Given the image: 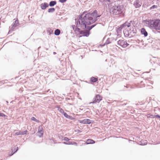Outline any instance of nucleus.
Masks as SVG:
<instances>
[{"label": "nucleus", "instance_id": "nucleus-36", "mask_svg": "<svg viewBox=\"0 0 160 160\" xmlns=\"http://www.w3.org/2000/svg\"><path fill=\"white\" fill-rule=\"evenodd\" d=\"M129 32H128V34H129Z\"/></svg>", "mask_w": 160, "mask_h": 160}, {"label": "nucleus", "instance_id": "nucleus-10", "mask_svg": "<svg viewBox=\"0 0 160 160\" xmlns=\"http://www.w3.org/2000/svg\"><path fill=\"white\" fill-rule=\"evenodd\" d=\"M28 132L27 130H25L24 131H19L18 132L15 133V135L18 136L19 135H24L26 134Z\"/></svg>", "mask_w": 160, "mask_h": 160}, {"label": "nucleus", "instance_id": "nucleus-8", "mask_svg": "<svg viewBox=\"0 0 160 160\" xmlns=\"http://www.w3.org/2000/svg\"><path fill=\"white\" fill-rule=\"evenodd\" d=\"M38 135L40 137H41L43 134V129L42 126H39L38 128Z\"/></svg>", "mask_w": 160, "mask_h": 160}, {"label": "nucleus", "instance_id": "nucleus-35", "mask_svg": "<svg viewBox=\"0 0 160 160\" xmlns=\"http://www.w3.org/2000/svg\"><path fill=\"white\" fill-rule=\"evenodd\" d=\"M53 54H56V53L55 52H53Z\"/></svg>", "mask_w": 160, "mask_h": 160}, {"label": "nucleus", "instance_id": "nucleus-31", "mask_svg": "<svg viewBox=\"0 0 160 160\" xmlns=\"http://www.w3.org/2000/svg\"><path fill=\"white\" fill-rule=\"evenodd\" d=\"M126 30H123V32L124 34H125V33H126Z\"/></svg>", "mask_w": 160, "mask_h": 160}, {"label": "nucleus", "instance_id": "nucleus-5", "mask_svg": "<svg viewBox=\"0 0 160 160\" xmlns=\"http://www.w3.org/2000/svg\"><path fill=\"white\" fill-rule=\"evenodd\" d=\"M102 99V98L99 95H97L94 98L93 102H90V104L91 103H95V102H99Z\"/></svg>", "mask_w": 160, "mask_h": 160}, {"label": "nucleus", "instance_id": "nucleus-34", "mask_svg": "<svg viewBox=\"0 0 160 160\" xmlns=\"http://www.w3.org/2000/svg\"><path fill=\"white\" fill-rule=\"evenodd\" d=\"M74 26H72V28L73 29V30H74Z\"/></svg>", "mask_w": 160, "mask_h": 160}, {"label": "nucleus", "instance_id": "nucleus-11", "mask_svg": "<svg viewBox=\"0 0 160 160\" xmlns=\"http://www.w3.org/2000/svg\"><path fill=\"white\" fill-rule=\"evenodd\" d=\"M48 4L46 2H44V3H42L40 5L41 8L43 10L45 9L46 8L48 7Z\"/></svg>", "mask_w": 160, "mask_h": 160}, {"label": "nucleus", "instance_id": "nucleus-16", "mask_svg": "<svg viewBox=\"0 0 160 160\" xmlns=\"http://www.w3.org/2000/svg\"><path fill=\"white\" fill-rule=\"evenodd\" d=\"M60 33V31L58 29H57L54 32V34L55 35L57 36L59 35Z\"/></svg>", "mask_w": 160, "mask_h": 160}, {"label": "nucleus", "instance_id": "nucleus-19", "mask_svg": "<svg viewBox=\"0 0 160 160\" xmlns=\"http://www.w3.org/2000/svg\"><path fill=\"white\" fill-rule=\"evenodd\" d=\"M18 150V147H15L13 148V149H12V152H13V151H14V152L11 155H10V156L14 154L15 152H16Z\"/></svg>", "mask_w": 160, "mask_h": 160}, {"label": "nucleus", "instance_id": "nucleus-26", "mask_svg": "<svg viewBox=\"0 0 160 160\" xmlns=\"http://www.w3.org/2000/svg\"><path fill=\"white\" fill-rule=\"evenodd\" d=\"M158 6L154 5L150 8V9L151 10V9H154L155 8H158Z\"/></svg>", "mask_w": 160, "mask_h": 160}, {"label": "nucleus", "instance_id": "nucleus-30", "mask_svg": "<svg viewBox=\"0 0 160 160\" xmlns=\"http://www.w3.org/2000/svg\"><path fill=\"white\" fill-rule=\"evenodd\" d=\"M63 143H64V144H68V145H69L68 144V142H63Z\"/></svg>", "mask_w": 160, "mask_h": 160}, {"label": "nucleus", "instance_id": "nucleus-2", "mask_svg": "<svg viewBox=\"0 0 160 160\" xmlns=\"http://www.w3.org/2000/svg\"><path fill=\"white\" fill-rule=\"evenodd\" d=\"M134 21H131L129 22H126L124 24H122L120 27H119L116 29V31L118 36L119 37L121 36V34L122 32V29L124 28L127 29L128 28L131 26V24L133 25Z\"/></svg>", "mask_w": 160, "mask_h": 160}, {"label": "nucleus", "instance_id": "nucleus-9", "mask_svg": "<svg viewBox=\"0 0 160 160\" xmlns=\"http://www.w3.org/2000/svg\"><path fill=\"white\" fill-rule=\"evenodd\" d=\"M79 122L81 123L88 124L91 123V120L90 119H85L83 120H79Z\"/></svg>", "mask_w": 160, "mask_h": 160}, {"label": "nucleus", "instance_id": "nucleus-22", "mask_svg": "<svg viewBox=\"0 0 160 160\" xmlns=\"http://www.w3.org/2000/svg\"><path fill=\"white\" fill-rule=\"evenodd\" d=\"M68 144L73 145H74L77 146V143L75 142H68Z\"/></svg>", "mask_w": 160, "mask_h": 160}, {"label": "nucleus", "instance_id": "nucleus-13", "mask_svg": "<svg viewBox=\"0 0 160 160\" xmlns=\"http://www.w3.org/2000/svg\"><path fill=\"white\" fill-rule=\"evenodd\" d=\"M63 115L66 118L70 119H72L73 118H72L71 116H70L68 115L66 113L64 112L63 113H62Z\"/></svg>", "mask_w": 160, "mask_h": 160}, {"label": "nucleus", "instance_id": "nucleus-20", "mask_svg": "<svg viewBox=\"0 0 160 160\" xmlns=\"http://www.w3.org/2000/svg\"><path fill=\"white\" fill-rule=\"evenodd\" d=\"M157 60H158L159 59L158 58H157L155 57H153L152 58V59H151L150 60V61L151 62V61H153L154 62V63H156L157 62Z\"/></svg>", "mask_w": 160, "mask_h": 160}, {"label": "nucleus", "instance_id": "nucleus-32", "mask_svg": "<svg viewBox=\"0 0 160 160\" xmlns=\"http://www.w3.org/2000/svg\"><path fill=\"white\" fill-rule=\"evenodd\" d=\"M114 63V61H113V60H112V65Z\"/></svg>", "mask_w": 160, "mask_h": 160}, {"label": "nucleus", "instance_id": "nucleus-23", "mask_svg": "<svg viewBox=\"0 0 160 160\" xmlns=\"http://www.w3.org/2000/svg\"><path fill=\"white\" fill-rule=\"evenodd\" d=\"M58 110L62 114L63 113H64V111L63 110L62 108H60L59 107H58Z\"/></svg>", "mask_w": 160, "mask_h": 160}, {"label": "nucleus", "instance_id": "nucleus-17", "mask_svg": "<svg viewBox=\"0 0 160 160\" xmlns=\"http://www.w3.org/2000/svg\"><path fill=\"white\" fill-rule=\"evenodd\" d=\"M147 143L146 141H141L139 142V144L141 145H146Z\"/></svg>", "mask_w": 160, "mask_h": 160}, {"label": "nucleus", "instance_id": "nucleus-1", "mask_svg": "<svg viewBox=\"0 0 160 160\" xmlns=\"http://www.w3.org/2000/svg\"><path fill=\"white\" fill-rule=\"evenodd\" d=\"M84 13L80 16L78 19L76 27L79 30L80 37H88L90 34V31L96 25L94 24L90 26H88L94 22L101 15H98L97 12L94 11L92 13L86 14L82 17Z\"/></svg>", "mask_w": 160, "mask_h": 160}, {"label": "nucleus", "instance_id": "nucleus-12", "mask_svg": "<svg viewBox=\"0 0 160 160\" xmlns=\"http://www.w3.org/2000/svg\"><path fill=\"white\" fill-rule=\"evenodd\" d=\"M141 32L142 34L144 35L145 37H146L148 36V33L146 31L145 28H142L141 29Z\"/></svg>", "mask_w": 160, "mask_h": 160}, {"label": "nucleus", "instance_id": "nucleus-24", "mask_svg": "<svg viewBox=\"0 0 160 160\" xmlns=\"http://www.w3.org/2000/svg\"><path fill=\"white\" fill-rule=\"evenodd\" d=\"M4 117L5 119H7V116L5 115L4 114L2 113H0V117Z\"/></svg>", "mask_w": 160, "mask_h": 160}, {"label": "nucleus", "instance_id": "nucleus-27", "mask_svg": "<svg viewBox=\"0 0 160 160\" xmlns=\"http://www.w3.org/2000/svg\"><path fill=\"white\" fill-rule=\"evenodd\" d=\"M63 140L64 141H68L70 140L68 138H67V137H64Z\"/></svg>", "mask_w": 160, "mask_h": 160}, {"label": "nucleus", "instance_id": "nucleus-21", "mask_svg": "<svg viewBox=\"0 0 160 160\" xmlns=\"http://www.w3.org/2000/svg\"><path fill=\"white\" fill-rule=\"evenodd\" d=\"M55 11V9L54 8H51L48 9L49 12H53Z\"/></svg>", "mask_w": 160, "mask_h": 160}, {"label": "nucleus", "instance_id": "nucleus-3", "mask_svg": "<svg viewBox=\"0 0 160 160\" xmlns=\"http://www.w3.org/2000/svg\"><path fill=\"white\" fill-rule=\"evenodd\" d=\"M150 27L152 29L160 30V20L157 19L150 22L149 24Z\"/></svg>", "mask_w": 160, "mask_h": 160}, {"label": "nucleus", "instance_id": "nucleus-6", "mask_svg": "<svg viewBox=\"0 0 160 160\" xmlns=\"http://www.w3.org/2000/svg\"><path fill=\"white\" fill-rule=\"evenodd\" d=\"M18 23L19 22L18 20H15L14 23L12 25L10 30H9V33H10L11 31L12 32L14 30L15 28L18 26Z\"/></svg>", "mask_w": 160, "mask_h": 160}, {"label": "nucleus", "instance_id": "nucleus-15", "mask_svg": "<svg viewBox=\"0 0 160 160\" xmlns=\"http://www.w3.org/2000/svg\"><path fill=\"white\" fill-rule=\"evenodd\" d=\"M57 2L56 1H51L49 4V5L50 7H52L56 4Z\"/></svg>", "mask_w": 160, "mask_h": 160}, {"label": "nucleus", "instance_id": "nucleus-28", "mask_svg": "<svg viewBox=\"0 0 160 160\" xmlns=\"http://www.w3.org/2000/svg\"><path fill=\"white\" fill-rule=\"evenodd\" d=\"M67 0H59L60 2L62 3L65 2Z\"/></svg>", "mask_w": 160, "mask_h": 160}, {"label": "nucleus", "instance_id": "nucleus-29", "mask_svg": "<svg viewBox=\"0 0 160 160\" xmlns=\"http://www.w3.org/2000/svg\"><path fill=\"white\" fill-rule=\"evenodd\" d=\"M154 118H160V116L157 115H154Z\"/></svg>", "mask_w": 160, "mask_h": 160}, {"label": "nucleus", "instance_id": "nucleus-7", "mask_svg": "<svg viewBox=\"0 0 160 160\" xmlns=\"http://www.w3.org/2000/svg\"><path fill=\"white\" fill-rule=\"evenodd\" d=\"M142 4V2L139 0H136L133 3V5L136 8H139L141 6Z\"/></svg>", "mask_w": 160, "mask_h": 160}, {"label": "nucleus", "instance_id": "nucleus-18", "mask_svg": "<svg viewBox=\"0 0 160 160\" xmlns=\"http://www.w3.org/2000/svg\"><path fill=\"white\" fill-rule=\"evenodd\" d=\"M91 81L92 82H96L98 81V78L95 77H92L91 78Z\"/></svg>", "mask_w": 160, "mask_h": 160}, {"label": "nucleus", "instance_id": "nucleus-33", "mask_svg": "<svg viewBox=\"0 0 160 160\" xmlns=\"http://www.w3.org/2000/svg\"><path fill=\"white\" fill-rule=\"evenodd\" d=\"M135 31H135L134 30H133V33H136L135 32Z\"/></svg>", "mask_w": 160, "mask_h": 160}, {"label": "nucleus", "instance_id": "nucleus-25", "mask_svg": "<svg viewBox=\"0 0 160 160\" xmlns=\"http://www.w3.org/2000/svg\"><path fill=\"white\" fill-rule=\"evenodd\" d=\"M31 120L32 121H35L37 122H39V121L37 119L35 118L34 117H32L31 118Z\"/></svg>", "mask_w": 160, "mask_h": 160}, {"label": "nucleus", "instance_id": "nucleus-14", "mask_svg": "<svg viewBox=\"0 0 160 160\" xmlns=\"http://www.w3.org/2000/svg\"><path fill=\"white\" fill-rule=\"evenodd\" d=\"M95 143V141L92 139H88L86 141V143L87 144H93Z\"/></svg>", "mask_w": 160, "mask_h": 160}, {"label": "nucleus", "instance_id": "nucleus-4", "mask_svg": "<svg viewBox=\"0 0 160 160\" xmlns=\"http://www.w3.org/2000/svg\"><path fill=\"white\" fill-rule=\"evenodd\" d=\"M117 43L118 45L123 48L127 47L129 45L127 43L126 41H125L122 39L118 40Z\"/></svg>", "mask_w": 160, "mask_h": 160}]
</instances>
